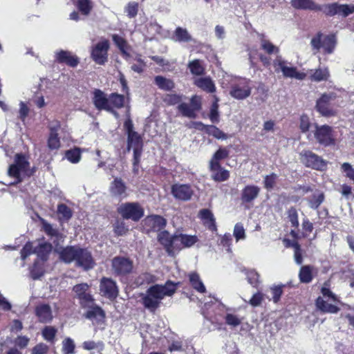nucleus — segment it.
Instances as JSON below:
<instances>
[{"label":"nucleus","mask_w":354,"mask_h":354,"mask_svg":"<svg viewBox=\"0 0 354 354\" xmlns=\"http://www.w3.org/2000/svg\"><path fill=\"white\" fill-rule=\"evenodd\" d=\"M290 4L296 10H304L322 12L326 17H331L338 15L346 18L354 13V4H341L333 2L319 5L313 0H291Z\"/></svg>","instance_id":"nucleus-1"},{"label":"nucleus","mask_w":354,"mask_h":354,"mask_svg":"<svg viewBox=\"0 0 354 354\" xmlns=\"http://www.w3.org/2000/svg\"><path fill=\"white\" fill-rule=\"evenodd\" d=\"M181 282L167 280L165 284H155L150 286L146 295L142 297V304L150 312L154 313L160 306L165 297H172L176 292Z\"/></svg>","instance_id":"nucleus-2"},{"label":"nucleus","mask_w":354,"mask_h":354,"mask_svg":"<svg viewBox=\"0 0 354 354\" xmlns=\"http://www.w3.org/2000/svg\"><path fill=\"white\" fill-rule=\"evenodd\" d=\"M164 102L168 106L178 104L177 109L183 116L188 118L194 119L197 116V112L202 109L201 97L197 95L192 96L190 104L181 102L182 95L176 93L166 94L163 98Z\"/></svg>","instance_id":"nucleus-3"},{"label":"nucleus","mask_w":354,"mask_h":354,"mask_svg":"<svg viewBox=\"0 0 354 354\" xmlns=\"http://www.w3.org/2000/svg\"><path fill=\"white\" fill-rule=\"evenodd\" d=\"M339 98V96L334 91L324 93L316 101L315 110L325 118L336 116L340 106Z\"/></svg>","instance_id":"nucleus-4"},{"label":"nucleus","mask_w":354,"mask_h":354,"mask_svg":"<svg viewBox=\"0 0 354 354\" xmlns=\"http://www.w3.org/2000/svg\"><path fill=\"white\" fill-rule=\"evenodd\" d=\"M337 44V39L335 34L324 35L319 31L310 40L312 50L317 53L322 48L325 54L333 53Z\"/></svg>","instance_id":"nucleus-5"},{"label":"nucleus","mask_w":354,"mask_h":354,"mask_svg":"<svg viewBox=\"0 0 354 354\" xmlns=\"http://www.w3.org/2000/svg\"><path fill=\"white\" fill-rule=\"evenodd\" d=\"M143 140L142 136L137 132L127 136V151H130L133 149V172L138 174L139 171V165L143 151Z\"/></svg>","instance_id":"nucleus-6"},{"label":"nucleus","mask_w":354,"mask_h":354,"mask_svg":"<svg viewBox=\"0 0 354 354\" xmlns=\"http://www.w3.org/2000/svg\"><path fill=\"white\" fill-rule=\"evenodd\" d=\"M111 268L115 277H127L133 272V261L129 257L116 256L111 260Z\"/></svg>","instance_id":"nucleus-7"},{"label":"nucleus","mask_w":354,"mask_h":354,"mask_svg":"<svg viewBox=\"0 0 354 354\" xmlns=\"http://www.w3.org/2000/svg\"><path fill=\"white\" fill-rule=\"evenodd\" d=\"M118 213L126 220L139 221L145 214V210L137 202H127L122 203L117 209Z\"/></svg>","instance_id":"nucleus-8"},{"label":"nucleus","mask_w":354,"mask_h":354,"mask_svg":"<svg viewBox=\"0 0 354 354\" xmlns=\"http://www.w3.org/2000/svg\"><path fill=\"white\" fill-rule=\"evenodd\" d=\"M314 126V136L320 145L325 147L335 145L336 139L332 127L328 124L319 125L317 124H315Z\"/></svg>","instance_id":"nucleus-9"},{"label":"nucleus","mask_w":354,"mask_h":354,"mask_svg":"<svg viewBox=\"0 0 354 354\" xmlns=\"http://www.w3.org/2000/svg\"><path fill=\"white\" fill-rule=\"evenodd\" d=\"M301 162L308 168L317 171H324L327 166V162L310 150H303L300 153Z\"/></svg>","instance_id":"nucleus-10"},{"label":"nucleus","mask_w":354,"mask_h":354,"mask_svg":"<svg viewBox=\"0 0 354 354\" xmlns=\"http://www.w3.org/2000/svg\"><path fill=\"white\" fill-rule=\"evenodd\" d=\"M109 48V41L106 39H102L92 47L91 51V59L97 64L104 65L108 62Z\"/></svg>","instance_id":"nucleus-11"},{"label":"nucleus","mask_w":354,"mask_h":354,"mask_svg":"<svg viewBox=\"0 0 354 354\" xmlns=\"http://www.w3.org/2000/svg\"><path fill=\"white\" fill-rule=\"evenodd\" d=\"M252 93L250 80L240 79L230 86V95L236 100H242L248 97Z\"/></svg>","instance_id":"nucleus-12"},{"label":"nucleus","mask_w":354,"mask_h":354,"mask_svg":"<svg viewBox=\"0 0 354 354\" xmlns=\"http://www.w3.org/2000/svg\"><path fill=\"white\" fill-rule=\"evenodd\" d=\"M75 293V297L79 300V304L82 308H86L89 304L93 303L95 299L90 292V286L86 283L76 284L73 288Z\"/></svg>","instance_id":"nucleus-13"},{"label":"nucleus","mask_w":354,"mask_h":354,"mask_svg":"<svg viewBox=\"0 0 354 354\" xmlns=\"http://www.w3.org/2000/svg\"><path fill=\"white\" fill-rule=\"evenodd\" d=\"M100 291L103 297L111 301L115 299L119 295V288L115 281L106 277H103L100 279Z\"/></svg>","instance_id":"nucleus-14"},{"label":"nucleus","mask_w":354,"mask_h":354,"mask_svg":"<svg viewBox=\"0 0 354 354\" xmlns=\"http://www.w3.org/2000/svg\"><path fill=\"white\" fill-rule=\"evenodd\" d=\"M75 261L77 267L82 268L84 270H89L93 268L95 265L91 252L87 248L80 247L78 249Z\"/></svg>","instance_id":"nucleus-15"},{"label":"nucleus","mask_w":354,"mask_h":354,"mask_svg":"<svg viewBox=\"0 0 354 354\" xmlns=\"http://www.w3.org/2000/svg\"><path fill=\"white\" fill-rule=\"evenodd\" d=\"M92 102L98 111L104 110L115 115L117 114L116 111L112 109V106L109 104V97H107L106 95L102 90L95 88L93 91Z\"/></svg>","instance_id":"nucleus-16"},{"label":"nucleus","mask_w":354,"mask_h":354,"mask_svg":"<svg viewBox=\"0 0 354 354\" xmlns=\"http://www.w3.org/2000/svg\"><path fill=\"white\" fill-rule=\"evenodd\" d=\"M171 192L176 199L183 201L190 200L194 194L192 186L189 184L175 183L171 187Z\"/></svg>","instance_id":"nucleus-17"},{"label":"nucleus","mask_w":354,"mask_h":354,"mask_svg":"<svg viewBox=\"0 0 354 354\" xmlns=\"http://www.w3.org/2000/svg\"><path fill=\"white\" fill-rule=\"evenodd\" d=\"M34 313L39 323L48 324L53 319L52 308L48 304H39L35 307Z\"/></svg>","instance_id":"nucleus-18"},{"label":"nucleus","mask_w":354,"mask_h":354,"mask_svg":"<svg viewBox=\"0 0 354 354\" xmlns=\"http://www.w3.org/2000/svg\"><path fill=\"white\" fill-rule=\"evenodd\" d=\"M55 62L58 64H64L73 68L76 67L80 63L77 56L73 55L68 50H59L55 53Z\"/></svg>","instance_id":"nucleus-19"},{"label":"nucleus","mask_w":354,"mask_h":354,"mask_svg":"<svg viewBox=\"0 0 354 354\" xmlns=\"http://www.w3.org/2000/svg\"><path fill=\"white\" fill-rule=\"evenodd\" d=\"M127 187L121 178L116 177L111 183L109 192L112 196L123 199L127 197Z\"/></svg>","instance_id":"nucleus-20"},{"label":"nucleus","mask_w":354,"mask_h":354,"mask_svg":"<svg viewBox=\"0 0 354 354\" xmlns=\"http://www.w3.org/2000/svg\"><path fill=\"white\" fill-rule=\"evenodd\" d=\"M145 225L151 231L160 232L165 227L167 220L162 216L153 214L148 216L145 219Z\"/></svg>","instance_id":"nucleus-21"},{"label":"nucleus","mask_w":354,"mask_h":354,"mask_svg":"<svg viewBox=\"0 0 354 354\" xmlns=\"http://www.w3.org/2000/svg\"><path fill=\"white\" fill-rule=\"evenodd\" d=\"M261 189L257 185H248L245 186L241 194V201L243 204L252 203L259 195Z\"/></svg>","instance_id":"nucleus-22"},{"label":"nucleus","mask_w":354,"mask_h":354,"mask_svg":"<svg viewBox=\"0 0 354 354\" xmlns=\"http://www.w3.org/2000/svg\"><path fill=\"white\" fill-rule=\"evenodd\" d=\"M86 308L88 310L85 313L84 316L88 319H96L97 322H104L106 318V313L104 310L95 301L89 304Z\"/></svg>","instance_id":"nucleus-23"},{"label":"nucleus","mask_w":354,"mask_h":354,"mask_svg":"<svg viewBox=\"0 0 354 354\" xmlns=\"http://www.w3.org/2000/svg\"><path fill=\"white\" fill-rule=\"evenodd\" d=\"M157 239L167 253L173 252V244L176 241V234L171 235L168 231L162 230L158 233Z\"/></svg>","instance_id":"nucleus-24"},{"label":"nucleus","mask_w":354,"mask_h":354,"mask_svg":"<svg viewBox=\"0 0 354 354\" xmlns=\"http://www.w3.org/2000/svg\"><path fill=\"white\" fill-rule=\"evenodd\" d=\"M317 269L311 265L302 266L299 271V279L301 283H310L317 274Z\"/></svg>","instance_id":"nucleus-25"},{"label":"nucleus","mask_w":354,"mask_h":354,"mask_svg":"<svg viewBox=\"0 0 354 354\" xmlns=\"http://www.w3.org/2000/svg\"><path fill=\"white\" fill-rule=\"evenodd\" d=\"M80 246L71 245L62 248L59 252V259L65 263H71L75 261Z\"/></svg>","instance_id":"nucleus-26"},{"label":"nucleus","mask_w":354,"mask_h":354,"mask_svg":"<svg viewBox=\"0 0 354 354\" xmlns=\"http://www.w3.org/2000/svg\"><path fill=\"white\" fill-rule=\"evenodd\" d=\"M209 170L211 172L212 179L217 183L224 182L229 179L230 176V171L223 168L221 165L219 167H213L209 165Z\"/></svg>","instance_id":"nucleus-27"},{"label":"nucleus","mask_w":354,"mask_h":354,"mask_svg":"<svg viewBox=\"0 0 354 354\" xmlns=\"http://www.w3.org/2000/svg\"><path fill=\"white\" fill-rule=\"evenodd\" d=\"M315 304L316 308L322 314H336L340 310L338 306L327 303L324 298L320 296L315 299Z\"/></svg>","instance_id":"nucleus-28"},{"label":"nucleus","mask_w":354,"mask_h":354,"mask_svg":"<svg viewBox=\"0 0 354 354\" xmlns=\"http://www.w3.org/2000/svg\"><path fill=\"white\" fill-rule=\"evenodd\" d=\"M199 216L203 224L212 232L217 231L216 220L213 213L209 209H202L199 211Z\"/></svg>","instance_id":"nucleus-29"},{"label":"nucleus","mask_w":354,"mask_h":354,"mask_svg":"<svg viewBox=\"0 0 354 354\" xmlns=\"http://www.w3.org/2000/svg\"><path fill=\"white\" fill-rule=\"evenodd\" d=\"M111 38L115 46L120 50L123 58H124L125 59H128L131 57V55L128 52L130 47L127 40L120 35L117 34L112 35Z\"/></svg>","instance_id":"nucleus-30"},{"label":"nucleus","mask_w":354,"mask_h":354,"mask_svg":"<svg viewBox=\"0 0 354 354\" xmlns=\"http://www.w3.org/2000/svg\"><path fill=\"white\" fill-rule=\"evenodd\" d=\"M52 249V244L44 241L39 243L38 245L34 248V254H36L43 261H46L48 259V257Z\"/></svg>","instance_id":"nucleus-31"},{"label":"nucleus","mask_w":354,"mask_h":354,"mask_svg":"<svg viewBox=\"0 0 354 354\" xmlns=\"http://www.w3.org/2000/svg\"><path fill=\"white\" fill-rule=\"evenodd\" d=\"M194 84L208 93H213L216 91V86L214 82L208 77L196 79L194 81Z\"/></svg>","instance_id":"nucleus-32"},{"label":"nucleus","mask_w":354,"mask_h":354,"mask_svg":"<svg viewBox=\"0 0 354 354\" xmlns=\"http://www.w3.org/2000/svg\"><path fill=\"white\" fill-rule=\"evenodd\" d=\"M188 277L189 283L194 290L200 293H205L206 292L205 286L196 272H190L188 274Z\"/></svg>","instance_id":"nucleus-33"},{"label":"nucleus","mask_w":354,"mask_h":354,"mask_svg":"<svg viewBox=\"0 0 354 354\" xmlns=\"http://www.w3.org/2000/svg\"><path fill=\"white\" fill-rule=\"evenodd\" d=\"M57 214L60 222L68 221L73 216L72 209L64 203L57 205Z\"/></svg>","instance_id":"nucleus-34"},{"label":"nucleus","mask_w":354,"mask_h":354,"mask_svg":"<svg viewBox=\"0 0 354 354\" xmlns=\"http://www.w3.org/2000/svg\"><path fill=\"white\" fill-rule=\"evenodd\" d=\"M229 156V151L226 148L220 147L212 156L209 165L213 167H219L220 161L226 159Z\"/></svg>","instance_id":"nucleus-35"},{"label":"nucleus","mask_w":354,"mask_h":354,"mask_svg":"<svg viewBox=\"0 0 354 354\" xmlns=\"http://www.w3.org/2000/svg\"><path fill=\"white\" fill-rule=\"evenodd\" d=\"M154 82L157 86L161 90L169 91L175 88V83L173 80L161 75L156 76Z\"/></svg>","instance_id":"nucleus-36"},{"label":"nucleus","mask_w":354,"mask_h":354,"mask_svg":"<svg viewBox=\"0 0 354 354\" xmlns=\"http://www.w3.org/2000/svg\"><path fill=\"white\" fill-rule=\"evenodd\" d=\"M330 77V73L328 68H319L314 71L310 75V79L312 81L319 82L327 81Z\"/></svg>","instance_id":"nucleus-37"},{"label":"nucleus","mask_w":354,"mask_h":354,"mask_svg":"<svg viewBox=\"0 0 354 354\" xmlns=\"http://www.w3.org/2000/svg\"><path fill=\"white\" fill-rule=\"evenodd\" d=\"M283 75L285 77L295 78L297 80H302L305 79L306 75L304 73L299 72L296 67L286 66L283 68Z\"/></svg>","instance_id":"nucleus-38"},{"label":"nucleus","mask_w":354,"mask_h":354,"mask_svg":"<svg viewBox=\"0 0 354 354\" xmlns=\"http://www.w3.org/2000/svg\"><path fill=\"white\" fill-rule=\"evenodd\" d=\"M173 39L178 42H189L192 40V36L187 29L177 27L174 32Z\"/></svg>","instance_id":"nucleus-39"},{"label":"nucleus","mask_w":354,"mask_h":354,"mask_svg":"<svg viewBox=\"0 0 354 354\" xmlns=\"http://www.w3.org/2000/svg\"><path fill=\"white\" fill-rule=\"evenodd\" d=\"M125 103V98L123 95L118 94V93H112L109 95V104L112 106V109H122L124 107Z\"/></svg>","instance_id":"nucleus-40"},{"label":"nucleus","mask_w":354,"mask_h":354,"mask_svg":"<svg viewBox=\"0 0 354 354\" xmlns=\"http://www.w3.org/2000/svg\"><path fill=\"white\" fill-rule=\"evenodd\" d=\"M47 144L48 147L51 150L58 149L60 147V140L55 128L50 129Z\"/></svg>","instance_id":"nucleus-41"},{"label":"nucleus","mask_w":354,"mask_h":354,"mask_svg":"<svg viewBox=\"0 0 354 354\" xmlns=\"http://www.w3.org/2000/svg\"><path fill=\"white\" fill-rule=\"evenodd\" d=\"M188 68L192 74L194 75H203L205 74V68L199 59H194L189 62Z\"/></svg>","instance_id":"nucleus-42"},{"label":"nucleus","mask_w":354,"mask_h":354,"mask_svg":"<svg viewBox=\"0 0 354 354\" xmlns=\"http://www.w3.org/2000/svg\"><path fill=\"white\" fill-rule=\"evenodd\" d=\"M176 239L180 240L183 248H189L194 245L197 241V236L183 234H176Z\"/></svg>","instance_id":"nucleus-43"},{"label":"nucleus","mask_w":354,"mask_h":354,"mask_svg":"<svg viewBox=\"0 0 354 354\" xmlns=\"http://www.w3.org/2000/svg\"><path fill=\"white\" fill-rule=\"evenodd\" d=\"M76 7L83 15H88L93 10V3L91 0H77Z\"/></svg>","instance_id":"nucleus-44"},{"label":"nucleus","mask_w":354,"mask_h":354,"mask_svg":"<svg viewBox=\"0 0 354 354\" xmlns=\"http://www.w3.org/2000/svg\"><path fill=\"white\" fill-rule=\"evenodd\" d=\"M57 333V328L52 326H46L41 330L43 338L48 342L53 343Z\"/></svg>","instance_id":"nucleus-45"},{"label":"nucleus","mask_w":354,"mask_h":354,"mask_svg":"<svg viewBox=\"0 0 354 354\" xmlns=\"http://www.w3.org/2000/svg\"><path fill=\"white\" fill-rule=\"evenodd\" d=\"M261 49L268 55L278 54L279 48L274 45L270 41L263 39L261 41Z\"/></svg>","instance_id":"nucleus-46"},{"label":"nucleus","mask_w":354,"mask_h":354,"mask_svg":"<svg viewBox=\"0 0 354 354\" xmlns=\"http://www.w3.org/2000/svg\"><path fill=\"white\" fill-rule=\"evenodd\" d=\"M62 352L63 354H75V344L73 339L66 337L62 341Z\"/></svg>","instance_id":"nucleus-47"},{"label":"nucleus","mask_w":354,"mask_h":354,"mask_svg":"<svg viewBox=\"0 0 354 354\" xmlns=\"http://www.w3.org/2000/svg\"><path fill=\"white\" fill-rule=\"evenodd\" d=\"M157 277L150 272L141 273L137 278V283L140 285L151 284L156 281Z\"/></svg>","instance_id":"nucleus-48"},{"label":"nucleus","mask_w":354,"mask_h":354,"mask_svg":"<svg viewBox=\"0 0 354 354\" xmlns=\"http://www.w3.org/2000/svg\"><path fill=\"white\" fill-rule=\"evenodd\" d=\"M65 156L71 163H77L81 159V150L77 147L67 150Z\"/></svg>","instance_id":"nucleus-49"},{"label":"nucleus","mask_w":354,"mask_h":354,"mask_svg":"<svg viewBox=\"0 0 354 354\" xmlns=\"http://www.w3.org/2000/svg\"><path fill=\"white\" fill-rule=\"evenodd\" d=\"M15 164L22 171L26 173L28 168H29L30 163L26 158L23 153H17L15 158Z\"/></svg>","instance_id":"nucleus-50"},{"label":"nucleus","mask_w":354,"mask_h":354,"mask_svg":"<svg viewBox=\"0 0 354 354\" xmlns=\"http://www.w3.org/2000/svg\"><path fill=\"white\" fill-rule=\"evenodd\" d=\"M278 178V176L277 174L272 172L269 175H266L263 178V187L267 190H272L274 187L277 180Z\"/></svg>","instance_id":"nucleus-51"},{"label":"nucleus","mask_w":354,"mask_h":354,"mask_svg":"<svg viewBox=\"0 0 354 354\" xmlns=\"http://www.w3.org/2000/svg\"><path fill=\"white\" fill-rule=\"evenodd\" d=\"M30 272L31 277L36 280L40 279L44 274V270L38 261H35Z\"/></svg>","instance_id":"nucleus-52"},{"label":"nucleus","mask_w":354,"mask_h":354,"mask_svg":"<svg viewBox=\"0 0 354 354\" xmlns=\"http://www.w3.org/2000/svg\"><path fill=\"white\" fill-rule=\"evenodd\" d=\"M247 280L248 283L254 288H257L260 283V275L254 270H249L246 272Z\"/></svg>","instance_id":"nucleus-53"},{"label":"nucleus","mask_w":354,"mask_h":354,"mask_svg":"<svg viewBox=\"0 0 354 354\" xmlns=\"http://www.w3.org/2000/svg\"><path fill=\"white\" fill-rule=\"evenodd\" d=\"M207 134L212 136L216 139L221 140H226L228 138V136L226 133H225L223 131H221L219 128L214 125H209L208 131L207 132Z\"/></svg>","instance_id":"nucleus-54"},{"label":"nucleus","mask_w":354,"mask_h":354,"mask_svg":"<svg viewBox=\"0 0 354 354\" xmlns=\"http://www.w3.org/2000/svg\"><path fill=\"white\" fill-rule=\"evenodd\" d=\"M329 283L328 282H325L324 286L321 288V293L323 297H328L331 301L335 302H340L339 297L333 293L330 289L329 288Z\"/></svg>","instance_id":"nucleus-55"},{"label":"nucleus","mask_w":354,"mask_h":354,"mask_svg":"<svg viewBox=\"0 0 354 354\" xmlns=\"http://www.w3.org/2000/svg\"><path fill=\"white\" fill-rule=\"evenodd\" d=\"M21 171L15 163L10 165L8 168V175L10 177L15 178L16 181L15 184H18L23 181V178L21 176Z\"/></svg>","instance_id":"nucleus-56"},{"label":"nucleus","mask_w":354,"mask_h":354,"mask_svg":"<svg viewBox=\"0 0 354 354\" xmlns=\"http://www.w3.org/2000/svg\"><path fill=\"white\" fill-rule=\"evenodd\" d=\"M288 217L289 218L290 222L291 223L292 227L295 228H298L299 227V220H298V213L295 207H291L288 210Z\"/></svg>","instance_id":"nucleus-57"},{"label":"nucleus","mask_w":354,"mask_h":354,"mask_svg":"<svg viewBox=\"0 0 354 354\" xmlns=\"http://www.w3.org/2000/svg\"><path fill=\"white\" fill-rule=\"evenodd\" d=\"M311 126L310 118L306 114H303L299 118V129L301 133H306L309 131Z\"/></svg>","instance_id":"nucleus-58"},{"label":"nucleus","mask_w":354,"mask_h":354,"mask_svg":"<svg viewBox=\"0 0 354 354\" xmlns=\"http://www.w3.org/2000/svg\"><path fill=\"white\" fill-rule=\"evenodd\" d=\"M138 3L132 1L129 2L125 8V12L129 18H133L138 15Z\"/></svg>","instance_id":"nucleus-59"},{"label":"nucleus","mask_w":354,"mask_h":354,"mask_svg":"<svg viewBox=\"0 0 354 354\" xmlns=\"http://www.w3.org/2000/svg\"><path fill=\"white\" fill-rule=\"evenodd\" d=\"M128 227L126 226L124 222L123 221H117L113 225V232L115 234L118 236H123L127 234L128 232Z\"/></svg>","instance_id":"nucleus-60"},{"label":"nucleus","mask_w":354,"mask_h":354,"mask_svg":"<svg viewBox=\"0 0 354 354\" xmlns=\"http://www.w3.org/2000/svg\"><path fill=\"white\" fill-rule=\"evenodd\" d=\"M233 235L234 236L236 241L245 238V232L242 223H237L234 225Z\"/></svg>","instance_id":"nucleus-61"},{"label":"nucleus","mask_w":354,"mask_h":354,"mask_svg":"<svg viewBox=\"0 0 354 354\" xmlns=\"http://www.w3.org/2000/svg\"><path fill=\"white\" fill-rule=\"evenodd\" d=\"M42 227L45 233L51 237H59L61 234L59 232V231L55 228L53 227L52 225L46 222H42Z\"/></svg>","instance_id":"nucleus-62"},{"label":"nucleus","mask_w":354,"mask_h":354,"mask_svg":"<svg viewBox=\"0 0 354 354\" xmlns=\"http://www.w3.org/2000/svg\"><path fill=\"white\" fill-rule=\"evenodd\" d=\"M284 286H274L273 287L270 288V290L272 295V301L274 303L277 304L278 303L281 297V295H283V288Z\"/></svg>","instance_id":"nucleus-63"},{"label":"nucleus","mask_w":354,"mask_h":354,"mask_svg":"<svg viewBox=\"0 0 354 354\" xmlns=\"http://www.w3.org/2000/svg\"><path fill=\"white\" fill-rule=\"evenodd\" d=\"M341 170L345 173L346 177L354 182V168L348 162H344L341 165Z\"/></svg>","instance_id":"nucleus-64"}]
</instances>
